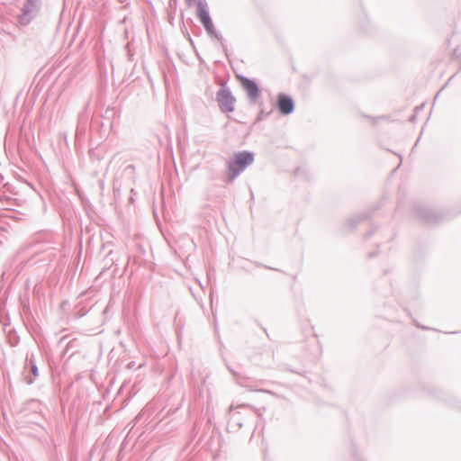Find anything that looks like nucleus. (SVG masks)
I'll list each match as a JSON object with an SVG mask.
<instances>
[{
  "label": "nucleus",
  "instance_id": "nucleus-4",
  "mask_svg": "<svg viewBox=\"0 0 461 461\" xmlns=\"http://www.w3.org/2000/svg\"><path fill=\"white\" fill-rule=\"evenodd\" d=\"M237 78L239 79L240 83L241 84L242 87L246 90L249 96L252 99H256L258 95V88L256 85V83L247 77L238 76Z\"/></svg>",
  "mask_w": 461,
  "mask_h": 461
},
{
  "label": "nucleus",
  "instance_id": "nucleus-3",
  "mask_svg": "<svg viewBox=\"0 0 461 461\" xmlns=\"http://www.w3.org/2000/svg\"><path fill=\"white\" fill-rule=\"evenodd\" d=\"M217 101L221 111L230 113L234 110L235 98L228 90H220L217 94Z\"/></svg>",
  "mask_w": 461,
  "mask_h": 461
},
{
  "label": "nucleus",
  "instance_id": "nucleus-5",
  "mask_svg": "<svg viewBox=\"0 0 461 461\" xmlns=\"http://www.w3.org/2000/svg\"><path fill=\"white\" fill-rule=\"evenodd\" d=\"M277 107L282 113H288V97L285 95L278 96Z\"/></svg>",
  "mask_w": 461,
  "mask_h": 461
},
{
  "label": "nucleus",
  "instance_id": "nucleus-6",
  "mask_svg": "<svg viewBox=\"0 0 461 461\" xmlns=\"http://www.w3.org/2000/svg\"><path fill=\"white\" fill-rule=\"evenodd\" d=\"M292 110H293L292 103L290 102V108H289L290 113L292 112Z\"/></svg>",
  "mask_w": 461,
  "mask_h": 461
},
{
  "label": "nucleus",
  "instance_id": "nucleus-1",
  "mask_svg": "<svg viewBox=\"0 0 461 461\" xmlns=\"http://www.w3.org/2000/svg\"><path fill=\"white\" fill-rule=\"evenodd\" d=\"M254 156L248 151L239 152L234 155L233 159L229 164V172L231 178H234L247 166L252 164Z\"/></svg>",
  "mask_w": 461,
  "mask_h": 461
},
{
  "label": "nucleus",
  "instance_id": "nucleus-2",
  "mask_svg": "<svg viewBox=\"0 0 461 461\" xmlns=\"http://www.w3.org/2000/svg\"><path fill=\"white\" fill-rule=\"evenodd\" d=\"M185 2L189 6L194 4L195 5L196 15L198 19L203 25L206 32L209 34H212L214 32V26L209 15V11L206 3L203 0H185Z\"/></svg>",
  "mask_w": 461,
  "mask_h": 461
}]
</instances>
